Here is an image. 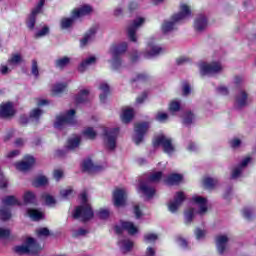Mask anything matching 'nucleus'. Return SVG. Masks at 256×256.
Listing matches in <instances>:
<instances>
[{
  "instance_id": "obj_63",
  "label": "nucleus",
  "mask_w": 256,
  "mask_h": 256,
  "mask_svg": "<svg viewBox=\"0 0 256 256\" xmlns=\"http://www.w3.org/2000/svg\"><path fill=\"white\" fill-rule=\"evenodd\" d=\"M19 123L22 125V127H25L29 123V117L27 115H21L19 118Z\"/></svg>"
},
{
  "instance_id": "obj_61",
  "label": "nucleus",
  "mask_w": 256,
  "mask_h": 256,
  "mask_svg": "<svg viewBox=\"0 0 256 256\" xmlns=\"http://www.w3.org/2000/svg\"><path fill=\"white\" fill-rule=\"evenodd\" d=\"M134 215L136 219H141V217L143 216V212L141 211V208L139 207V205L134 206Z\"/></svg>"
},
{
  "instance_id": "obj_13",
  "label": "nucleus",
  "mask_w": 256,
  "mask_h": 256,
  "mask_svg": "<svg viewBox=\"0 0 256 256\" xmlns=\"http://www.w3.org/2000/svg\"><path fill=\"white\" fill-rule=\"evenodd\" d=\"M14 165L17 171H22V173L31 171V169H33V166L35 165V157L31 155H26L24 156L23 161L16 162Z\"/></svg>"
},
{
  "instance_id": "obj_8",
  "label": "nucleus",
  "mask_w": 256,
  "mask_h": 256,
  "mask_svg": "<svg viewBox=\"0 0 256 256\" xmlns=\"http://www.w3.org/2000/svg\"><path fill=\"white\" fill-rule=\"evenodd\" d=\"M153 147H162L164 153H167V155H171L172 153H175V146L173 145V140L171 138H167L165 135L157 136L153 142Z\"/></svg>"
},
{
  "instance_id": "obj_32",
  "label": "nucleus",
  "mask_w": 256,
  "mask_h": 256,
  "mask_svg": "<svg viewBox=\"0 0 256 256\" xmlns=\"http://www.w3.org/2000/svg\"><path fill=\"white\" fill-rule=\"evenodd\" d=\"M205 189H215V187L219 184V180L217 178L205 177L202 181Z\"/></svg>"
},
{
  "instance_id": "obj_9",
  "label": "nucleus",
  "mask_w": 256,
  "mask_h": 256,
  "mask_svg": "<svg viewBox=\"0 0 256 256\" xmlns=\"http://www.w3.org/2000/svg\"><path fill=\"white\" fill-rule=\"evenodd\" d=\"M149 131V122H139L134 125L133 141L135 145H141L145 139V135Z\"/></svg>"
},
{
  "instance_id": "obj_22",
  "label": "nucleus",
  "mask_w": 256,
  "mask_h": 256,
  "mask_svg": "<svg viewBox=\"0 0 256 256\" xmlns=\"http://www.w3.org/2000/svg\"><path fill=\"white\" fill-rule=\"evenodd\" d=\"M227 243H229V238L226 235L216 236V247L220 255L225 253V250L227 249Z\"/></svg>"
},
{
  "instance_id": "obj_29",
  "label": "nucleus",
  "mask_w": 256,
  "mask_h": 256,
  "mask_svg": "<svg viewBox=\"0 0 256 256\" xmlns=\"http://www.w3.org/2000/svg\"><path fill=\"white\" fill-rule=\"evenodd\" d=\"M70 63H71V58H69V56H63L61 58L56 59L54 62V65L56 69H60V71H63V69L69 66Z\"/></svg>"
},
{
  "instance_id": "obj_21",
  "label": "nucleus",
  "mask_w": 256,
  "mask_h": 256,
  "mask_svg": "<svg viewBox=\"0 0 256 256\" xmlns=\"http://www.w3.org/2000/svg\"><path fill=\"white\" fill-rule=\"evenodd\" d=\"M193 203L196 205H199V215H203L204 213H207L208 208H207V198L203 196H193L192 197Z\"/></svg>"
},
{
  "instance_id": "obj_14",
  "label": "nucleus",
  "mask_w": 256,
  "mask_h": 256,
  "mask_svg": "<svg viewBox=\"0 0 256 256\" xmlns=\"http://www.w3.org/2000/svg\"><path fill=\"white\" fill-rule=\"evenodd\" d=\"M223 67L219 62H212L210 64L204 63L201 65V75H215V73H221Z\"/></svg>"
},
{
  "instance_id": "obj_16",
  "label": "nucleus",
  "mask_w": 256,
  "mask_h": 256,
  "mask_svg": "<svg viewBox=\"0 0 256 256\" xmlns=\"http://www.w3.org/2000/svg\"><path fill=\"white\" fill-rule=\"evenodd\" d=\"M145 23V18H137L133 21L132 25L128 27V38L132 43H137V28Z\"/></svg>"
},
{
  "instance_id": "obj_39",
  "label": "nucleus",
  "mask_w": 256,
  "mask_h": 256,
  "mask_svg": "<svg viewBox=\"0 0 256 256\" xmlns=\"http://www.w3.org/2000/svg\"><path fill=\"white\" fill-rule=\"evenodd\" d=\"M47 183H49V180L45 176L37 177L36 179H34L32 181V185L36 188L45 187V185H47Z\"/></svg>"
},
{
  "instance_id": "obj_62",
  "label": "nucleus",
  "mask_w": 256,
  "mask_h": 256,
  "mask_svg": "<svg viewBox=\"0 0 256 256\" xmlns=\"http://www.w3.org/2000/svg\"><path fill=\"white\" fill-rule=\"evenodd\" d=\"M195 235L196 239H203V237H205V230H201V228H196Z\"/></svg>"
},
{
  "instance_id": "obj_28",
  "label": "nucleus",
  "mask_w": 256,
  "mask_h": 256,
  "mask_svg": "<svg viewBox=\"0 0 256 256\" xmlns=\"http://www.w3.org/2000/svg\"><path fill=\"white\" fill-rule=\"evenodd\" d=\"M99 89L103 92L99 95L100 102L105 103V101H107V97L111 95V88L109 87V84L101 83Z\"/></svg>"
},
{
  "instance_id": "obj_10",
  "label": "nucleus",
  "mask_w": 256,
  "mask_h": 256,
  "mask_svg": "<svg viewBox=\"0 0 256 256\" xmlns=\"http://www.w3.org/2000/svg\"><path fill=\"white\" fill-rule=\"evenodd\" d=\"M45 6V0H40L35 8L32 9L31 13L28 15L26 19V25L30 31L35 29V23H37V16L39 13L43 11V7Z\"/></svg>"
},
{
  "instance_id": "obj_60",
  "label": "nucleus",
  "mask_w": 256,
  "mask_h": 256,
  "mask_svg": "<svg viewBox=\"0 0 256 256\" xmlns=\"http://www.w3.org/2000/svg\"><path fill=\"white\" fill-rule=\"evenodd\" d=\"M9 187V180L5 176L0 177V189H7Z\"/></svg>"
},
{
  "instance_id": "obj_57",
  "label": "nucleus",
  "mask_w": 256,
  "mask_h": 256,
  "mask_svg": "<svg viewBox=\"0 0 256 256\" xmlns=\"http://www.w3.org/2000/svg\"><path fill=\"white\" fill-rule=\"evenodd\" d=\"M11 236V230L0 228V239H7Z\"/></svg>"
},
{
  "instance_id": "obj_35",
  "label": "nucleus",
  "mask_w": 256,
  "mask_h": 256,
  "mask_svg": "<svg viewBox=\"0 0 256 256\" xmlns=\"http://www.w3.org/2000/svg\"><path fill=\"white\" fill-rule=\"evenodd\" d=\"M133 117H135L133 108L125 109L122 113V121L124 123H131V121H133Z\"/></svg>"
},
{
  "instance_id": "obj_47",
  "label": "nucleus",
  "mask_w": 256,
  "mask_h": 256,
  "mask_svg": "<svg viewBox=\"0 0 256 256\" xmlns=\"http://www.w3.org/2000/svg\"><path fill=\"white\" fill-rule=\"evenodd\" d=\"M42 199H44L46 205H55L57 203L55 198L49 194H43Z\"/></svg>"
},
{
  "instance_id": "obj_42",
  "label": "nucleus",
  "mask_w": 256,
  "mask_h": 256,
  "mask_svg": "<svg viewBox=\"0 0 256 256\" xmlns=\"http://www.w3.org/2000/svg\"><path fill=\"white\" fill-rule=\"evenodd\" d=\"M23 62V57L21 54H12L11 58L8 59L9 65H19V63Z\"/></svg>"
},
{
  "instance_id": "obj_41",
  "label": "nucleus",
  "mask_w": 256,
  "mask_h": 256,
  "mask_svg": "<svg viewBox=\"0 0 256 256\" xmlns=\"http://www.w3.org/2000/svg\"><path fill=\"white\" fill-rule=\"evenodd\" d=\"M84 137L93 141L97 137V132L93 130V127L86 128L83 132Z\"/></svg>"
},
{
  "instance_id": "obj_59",
  "label": "nucleus",
  "mask_w": 256,
  "mask_h": 256,
  "mask_svg": "<svg viewBox=\"0 0 256 256\" xmlns=\"http://www.w3.org/2000/svg\"><path fill=\"white\" fill-rule=\"evenodd\" d=\"M53 176H54V179H56L57 181H61V179H63V170L61 169L54 170Z\"/></svg>"
},
{
  "instance_id": "obj_1",
  "label": "nucleus",
  "mask_w": 256,
  "mask_h": 256,
  "mask_svg": "<svg viewBox=\"0 0 256 256\" xmlns=\"http://www.w3.org/2000/svg\"><path fill=\"white\" fill-rule=\"evenodd\" d=\"M93 13V7L89 5H83L80 8L72 10L70 18H62L60 22L61 29H69L73 27L75 19H81V17H86V15H91Z\"/></svg>"
},
{
  "instance_id": "obj_58",
  "label": "nucleus",
  "mask_w": 256,
  "mask_h": 256,
  "mask_svg": "<svg viewBox=\"0 0 256 256\" xmlns=\"http://www.w3.org/2000/svg\"><path fill=\"white\" fill-rule=\"evenodd\" d=\"M182 93L184 97H187L188 95H191V85L189 83H184L183 88H182Z\"/></svg>"
},
{
  "instance_id": "obj_49",
  "label": "nucleus",
  "mask_w": 256,
  "mask_h": 256,
  "mask_svg": "<svg viewBox=\"0 0 256 256\" xmlns=\"http://www.w3.org/2000/svg\"><path fill=\"white\" fill-rule=\"evenodd\" d=\"M31 73L34 75V77H39V64L37 63V60H32V68Z\"/></svg>"
},
{
  "instance_id": "obj_44",
  "label": "nucleus",
  "mask_w": 256,
  "mask_h": 256,
  "mask_svg": "<svg viewBox=\"0 0 256 256\" xmlns=\"http://www.w3.org/2000/svg\"><path fill=\"white\" fill-rule=\"evenodd\" d=\"M161 51H163V48L153 45L151 46L150 51L147 52L146 57H155V55H159Z\"/></svg>"
},
{
  "instance_id": "obj_37",
  "label": "nucleus",
  "mask_w": 256,
  "mask_h": 256,
  "mask_svg": "<svg viewBox=\"0 0 256 256\" xmlns=\"http://www.w3.org/2000/svg\"><path fill=\"white\" fill-rule=\"evenodd\" d=\"M81 145V137L77 136L75 138H69L67 141V149L73 150L77 149Z\"/></svg>"
},
{
  "instance_id": "obj_50",
  "label": "nucleus",
  "mask_w": 256,
  "mask_h": 256,
  "mask_svg": "<svg viewBox=\"0 0 256 256\" xmlns=\"http://www.w3.org/2000/svg\"><path fill=\"white\" fill-rule=\"evenodd\" d=\"M169 110L177 113V111H181V103L178 101H172L169 105Z\"/></svg>"
},
{
  "instance_id": "obj_19",
  "label": "nucleus",
  "mask_w": 256,
  "mask_h": 256,
  "mask_svg": "<svg viewBox=\"0 0 256 256\" xmlns=\"http://www.w3.org/2000/svg\"><path fill=\"white\" fill-rule=\"evenodd\" d=\"M139 191L142 195H145L147 199H153L155 197V188L147 185L145 181H140L139 183Z\"/></svg>"
},
{
  "instance_id": "obj_43",
  "label": "nucleus",
  "mask_w": 256,
  "mask_h": 256,
  "mask_svg": "<svg viewBox=\"0 0 256 256\" xmlns=\"http://www.w3.org/2000/svg\"><path fill=\"white\" fill-rule=\"evenodd\" d=\"M193 119H195V114H193V112H191V111H187L184 114L183 124L184 125H191V123H193Z\"/></svg>"
},
{
  "instance_id": "obj_36",
  "label": "nucleus",
  "mask_w": 256,
  "mask_h": 256,
  "mask_svg": "<svg viewBox=\"0 0 256 256\" xmlns=\"http://www.w3.org/2000/svg\"><path fill=\"white\" fill-rule=\"evenodd\" d=\"M67 89V83H58L55 84L52 88V95L55 97L57 95H61V93H65Z\"/></svg>"
},
{
  "instance_id": "obj_56",
  "label": "nucleus",
  "mask_w": 256,
  "mask_h": 256,
  "mask_svg": "<svg viewBox=\"0 0 256 256\" xmlns=\"http://www.w3.org/2000/svg\"><path fill=\"white\" fill-rule=\"evenodd\" d=\"M149 77L145 73L137 74L136 78L131 80V83H137V81H147Z\"/></svg>"
},
{
  "instance_id": "obj_30",
  "label": "nucleus",
  "mask_w": 256,
  "mask_h": 256,
  "mask_svg": "<svg viewBox=\"0 0 256 256\" xmlns=\"http://www.w3.org/2000/svg\"><path fill=\"white\" fill-rule=\"evenodd\" d=\"M96 62L97 58L95 56H91L80 63V65L78 66V71L80 73H85L87 67H89V65H93Z\"/></svg>"
},
{
  "instance_id": "obj_20",
  "label": "nucleus",
  "mask_w": 256,
  "mask_h": 256,
  "mask_svg": "<svg viewBox=\"0 0 256 256\" xmlns=\"http://www.w3.org/2000/svg\"><path fill=\"white\" fill-rule=\"evenodd\" d=\"M164 182L170 187H173L175 185H181V183H183V176L179 173H171L166 177Z\"/></svg>"
},
{
  "instance_id": "obj_54",
  "label": "nucleus",
  "mask_w": 256,
  "mask_h": 256,
  "mask_svg": "<svg viewBox=\"0 0 256 256\" xmlns=\"http://www.w3.org/2000/svg\"><path fill=\"white\" fill-rule=\"evenodd\" d=\"M121 244L123 245V249L125 251H131V249H133V241L131 240H122Z\"/></svg>"
},
{
  "instance_id": "obj_6",
  "label": "nucleus",
  "mask_w": 256,
  "mask_h": 256,
  "mask_svg": "<svg viewBox=\"0 0 256 256\" xmlns=\"http://www.w3.org/2000/svg\"><path fill=\"white\" fill-rule=\"evenodd\" d=\"M117 137H119V128L104 129L103 141L109 151H114L117 147Z\"/></svg>"
},
{
  "instance_id": "obj_25",
  "label": "nucleus",
  "mask_w": 256,
  "mask_h": 256,
  "mask_svg": "<svg viewBox=\"0 0 256 256\" xmlns=\"http://www.w3.org/2000/svg\"><path fill=\"white\" fill-rule=\"evenodd\" d=\"M11 219H13V212H11V208H9V206H1L0 221L7 223V221H11Z\"/></svg>"
},
{
  "instance_id": "obj_27",
  "label": "nucleus",
  "mask_w": 256,
  "mask_h": 256,
  "mask_svg": "<svg viewBox=\"0 0 256 256\" xmlns=\"http://www.w3.org/2000/svg\"><path fill=\"white\" fill-rule=\"evenodd\" d=\"M97 34V26L91 27L85 34L82 40H80L81 47H85L93 36Z\"/></svg>"
},
{
  "instance_id": "obj_38",
  "label": "nucleus",
  "mask_w": 256,
  "mask_h": 256,
  "mask_svg": "<svg viewBox=\"0 0 256 256\" xmlns=\"http://www.w3.org/2000/svg\"><path fill=\"white\" fill-rule=\"evenodd\" d=\"M195 217V208H189L184 212V219L186 225H191L193 223V218Z\"/></svg>"
},
{
  "instance_id": "obj_64",
  "label": "nucleus",
  "mask_w": 256,
  "mask_h": 256,
  "mask_svg": "<svg viewBox=\"0 0 256 256\" xmlns=\"http://www.w3.org/2000/svg\"><path fill=\"white\" fill-rule=\"evenodd\" d=\"M157 238H158L157 234H153V233L146 234L144 236L145 241H157Z\"/></svg>"
},
{
  "instance_id": "obj_18",
  "label": "nucleus",
  "mask_w": 256,
  "mask_h": 256,
  "mask_svg": "<svg viewBox=\"0 0 256 256\" xmlns=\"http://www.w3.org/2000/svg\"><path fill=\"white\" fill-rule=\"evenodd\" d=\"M103 166L95 165L91 158H88L82 163V171L84 173H97V171H101Z\"/></svg>"
},
{
  "instance_id": "obj_45",
  "label": "nucleus",
  "mask_w": 256,
  "mask_h": 256,
  "mask_svg": "<svg viewBox=\"0 0 256 256\" xmlns=\"http://www.w3.org/2000/svg\"><path fill=\"white\" fill-rule=\"evenodd\" d=\"M96 215L99 219L105 220L111 216V212L109 211V209L101 208Z\"/></svg>"
},
{
  "instance_id": "obj_52",
  "label": "nucleus",
  "mask_w": 256,
  "mask_h": 256,
  "mask_svg": "<svg viewBox=\"0 0 256 256\" xmlns=\"http://www.w3.org/2000/svg\"><path fill=\"white\" fill-rule=\"evenodd\" d=\"M37 235L38 237H49V235H51V232L49 231V228L43 227L37 231Z\"/></svg>"
},
{
  "instance_id": "obj_11",
  "label": "nucleus",
  "mask_w": 256,
  "mask_h": 256,
  "mask_svg": "<svg viewBox=\"0 0 256 256\" xmlns=\"http://www.w3.org/2000/svg\"><path fill=\"white\" fill-rule=\"evenodd\" d=\"M120 225H116L114 227V231L116 235H123V231H127L129 235H136V233H139V229L133 224V222L129 221H120Z\"/></svg>"
},
{
  "instance_id": "obj_23",
  "label": "nucleus",
  "mask_w": 256,
  "mask_h": 256,
  "mask_svg": "<svg viewBox=\"0 0 256 256\" xmlns=\"http://www.w3.org/2000/svg\"><path fill=\"white\" fill-rule=\"evenodd\" d=\"M3 207H21L23 203L17 199L14 195H8L2 199Z\"/></svg>"
},
{
  "instance_id": "obj_53",
  "label": "nucleus",
  "mask_w": 256,
  "mask_h": 256,
  "mask_svg": "<svg viewBox=\"0 0 256 256\" xmlns=\"http://www.w3.org/2000/svg\"><path fill=\"white\" fill-rule=\"evenodd\" d=\"M73 189L69 188V189H64L61 190L60 195L64 198V199H69V197H73Z\"/></svg>"
},
{
  "instance_id": "obj_48",
  "label": "nucleus",
  "mask_w": 256,
  "mask_h": 256,
  "mask_svg": "<svg viewBox=\"0 0 256 256\" xmlns=\"http://www.w3.org/2000/svg\"><path fill=\"white\" fill-rule=\"evenodd\" d=\"M156 121H159V123H165L169 119V115L167 113L158 112L156 114Z\"/></svg>"
},
{
  "instance_id": "obj_17",
  "label": "nucleus",
  "mask_w": 256,
  "mask_h": 256,
  "mask_svg": "<svg viewBox=\"0 0 256 256\" xmlns=\"http://www.w3.org/2000/svg\"><path fill=\"white\" fill-rule=\"evenodd\" d=\"M14 115L15 109H13L11 102L0 105V119H11Z\"/></svg>"
},
{
  "instance_id": "obj_34",
  "label": "nucleus",
  "mask_w": 256,
  "mask_h": 256,
  "mask_svg": "<svg viewBox=\"0 0 256 256\" xmlns=\"http://www.w3.org/2000/svg\"><path fill=\"white\" fill-rule=\"evenodd\" d=\"M27 213L32 221H41L43 219V212L37 209L30 208L27 210Z\"/></svg>"
},
{
  "instance_id": "obj_33",
  "label": "nucleus",
  "mask_w": 256,
  "mask_h": 256,
  "mask_svg": "<svg viewBox=\"0 0 256 256\" xmlns=\"http://www.w3.org/2000/svg\"><path fill=\"white\" fill-rule=\"evenodd\" d=\"M88 97H89V90L87 89L80 90V92L75 96L76 104L80 105V103H86Z\"/></svg>"
},
{
  "instance_id": "obj_2",
  "label": "nucleus",
  "mask_w": 256,
  "mask_h": 256,
  "mask_svg": "<svg viewBox=\"0 0 256 256\" xmlns=\"http://www.w3.org/2000/svg\"><path fill=\"white\" fill-rule=\"evenodd\" d=\"M189 15H191V8L187 4H181L180 12L172 15V21H164V23L162 24V32L164 34H167L173 31V29L175 28V23L183 21V19H185V17H189Z\"/></svg>"
},
{
  "instance_id": "obj_51",
  "label": "nucleus",
  "mask_w": 256,
  "mask_h": 256,
  "mask_svg": "<svg viewBox=\"0 0 256 256\" xmlns=\"http://www.w3.org/2000/svg\"><path fill=\"white\" fill-rule=\"evenodd\" d=\"M43 115V110L36 108L30 112V119H39Z\"/></svg>"
},
{
  "instance_id": "obj_24",
  "label": "nucleus",
  "mask_w": 256,
  "mask_h": 256,
  "mask_svg": "<svg viewBox=\"0 0 256 256\" xmlns=\"http://www.w3.org/2000/svg\"><path fill=\"white\" fill-rule=\"evenodd\" d=\"M207 27V17L203 14H199L194 21V29L196 31H204Z\"/></svg>"
},
{
  "instance_id": "obj_40",
  "label": "nucleus",
  "mask_w": 256,
  "mask_h": 256,
  "mask_svg": "<svg viewBox=\"0 0 256 256\" xmlns=\"http://www.w3.org/2000/svg\"><path fill=\"white\" fill-rule=\"evenodd\" d=\"M161 179H163V172L158 171L155 173H152L148 176V181L150 183H159V181H161Z\"/></svg>"
},
{
  "instance_id": "obj_4",
  "label": "nucleus",
  "mask_w": 256,
  "mask_h": 256,
  "mask_svg": "<svg viewBox=\"0 0 256 256\" xmlns=\"http://www.w3.org/2000/svg\"><path fill=\"white\" fill-rule=\"evenodd\" d=\"M14 251L18 253V255H29V253L36 255V253L41 251V245L35 238L28 237L25 241V245L16 246Z\"/></svg>"
},
{
  "instance_id": "obj_46",
  "label": "nucleus",
  "mask_w": 256,
  "mask_h": 256,
  "mask_svg": "<svg viewBox=\"0 0 256 256\" xmlns=\"http://www.w3.org/2000/svg\"><path fill=\"white\" fill-rule=\"evenodd\" d=\"M50 29L49 26H43L41 30L36 32L35 37L36 39H39V37H45V35H49Z\"/></svg>"
},
{
  "instance_id": "obj_7",
  "label": "nucleus",
  "mask_w": 256,
  "mask_h": 256,
  "mask_svg": "<svg viewBox=\"0 0 256 256\" xmlns=\"http://www.w3.org/2000/svg\"><path fill=\"white\" fill-rule=\"evenodd\" d=\"M77 111L75 109H70L65 115H59L56 117L54 122L55 129H63L64 125H76L77 120L75 119Z\"/></svg>"
},
{
  "instance_id": "obj_26",
  "label": "nucleus",
  "mask_w": 256,
  "mask_h": 256,
  "mask_svg": "<svg viewBox=\"0 0 256 256\" xmlns=\"http://www.w3.org/2000/svg\"><path fill=\"white\" fill-rule=\"evenodd\" d=\"M23 202L24 205H33L34 207H37L38 205L37 196L31 191H27L24 193Z\"/></svg>"
},
{
  "instance_id": "obj_5",
  "label": "nucleus",
  "mask_w": 256,
  "mask_h": 256,
  "mask_svg": "<svg viewBox=\"0 0 256 256\" xmlns=\"http://www.w3.org/2000/svg\"><path fill=\"white\" fill-rule=\"evenodd\" d=\"M93 217H95V213L93 212L91 204H81L80 206L76 207L73 213V218L80 219L82 223H87V221H91Z\"/></svg>"
},
{
  "instance_id": "obj_31",
  "label": "nucleus",
  "mask_w": 256,
  "mask_h": 256,
  "mask_svg": "<svg viewBox=\"0 0 256 256\" xmlns=\"http://www.w3.org/2000/svg\"><path fill=\"white\" fill-rule=\"evenodd\" d=\"M248 97L249 94H247V92H245L244 90H242L240 94L236 96V103L238 105V109L246 107Z\"/></svg>"
},
{
  "instance_id": "obj_12",
  "label": "nucleus",
  "mask_w": 256,
  "mask_h": 256,
  "mask_svg": "<svg viewBox=\"0 0 256 256\" xmlns=\"http://www.w3.org/2000/svg\"><path fill=\"white\" fill-rule=\"evenodd\" d=\"M112 199L115 207H125L127 205V191L123 188L114 189Z\"/></svg>"
},
{
  "instance_id": "obj_55",
  "label": "nucleus",
  "mask_w": 256,
  "mask_h": 256,
  "mask_svg": "<svg viewBox=\"0 0 256 256\" xmlns=\"http://www.w3.org/2000/svg\"><path fill=\"white\" fill-rule=\"evenodd\" d=\"M243 217H244V219L251 221V219H253V210H251L250 208H244L243 209Z\"/></svg>"
},
{
  "instance_id": "obj_3",
  "label": "nucleus",
  "mask_w": 256,
  "mask_h": 256,
  "mask_svg": "<svg viewBox=\"0 0 256 256\" xmlns=\"http://www.w3.org/2000/svg\"><path fill=\"white\" fill-rule=\"evenodd\" d=\"M127 42H122L119 44H113L110 48V52L112 55V66L113 69H120L121 65L123 64V59L121 58V55H124V53H127L128 49Z\"/></svg>"
},
{
  "instance_id": "obj_15",
  "label": "nucleus",
  "mask_w": 256,
  "mask_h": 256,
  "mask_svg": "<svg viewBox=\"0 0 256 256\" xmlns=\"http://www.w3.org/2000/svg\"><path fill=\"white\" fill-rule=\"evenodd\" d=\"M185 193L183 191L176 192L174 196V201L168 204V209L171 213H177L179 211V207L183 205L185 202Z\"/></svg>"
}]
</instances>
